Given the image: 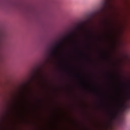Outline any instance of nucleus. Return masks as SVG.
Wrapping results in <instances>:
<instances>
[{
  "mask_svg": "<svg viewBox=\"0 0 130 130\" xmlns=\"http://www.w3.org/2000/svg\"><path fill=\"white\" fill-rule=\"evenodd\" d=\"M124 103H125V101H123V99H119L117 101L116 104L118 106H121L122 107H123V108H129V105L128 104H125L124 105Z\"/></svg>",
  "mask_w": 130,
  "mask_h": 130,
  "instance_id": "20e7f679",
  "label": "nucleus"
},
{
  "mask_svg": "<svg viewBox=\"0 0 130 130\" xmlns=\"http://www.w3.org/2000/svg\"><path fill=\"white\" fill-rule=\"evenodd\" d=\"M47 77V74L44 72L42 68H38L28 74L25 81L23 82H50L44 81Z\"/></svg>",
  "mask_w": 130,
  "mask_h": 130,
  "instance_id": "f257e3e1",
  "label": "nucleus"
},
{
  "mask_svg": "<svg viewBox=\"0 0 130 130\" xmlns=\"http://www.w3.org/2000/svg\"><path fill=\"white\" fill-rule=\"evenodd\" d=\"M107 57V56H106Z\"/></svg>",
  "mask_w": 130,
  "mask_h": 130,
  "instance_id": "ddd939ff",
  "label": "nucleus"
},
{
  "mask_svg": "<svg viewBox=\"0 0 130 130\" xmlns=\"http://www.w3.org/2000/svg\"><path fill=\"white\" fill-rule=\"evenodd\" d=\"M66 82H130V81H68Z\"/></svg>",
  "mask_w": 130,
  "mask_h": 130,
  "instance_id": "423d86ee",
  "label": "nucleus"
},
{
  "mask_svg": "<svg viewBox=\"0 0 130 130\" xmlns=\"http://www.w3.org/2000/svg\"><path fill=\"white\" fill-rule=\"evenodd\" d=\"M68 74L72 75V76H74V77H79L81 76V73H76L71 71H68Z\"/></svg>",
  "mask_w": 130,
  "mask_h": 130,
  "instance_id": "6e6552de",
  "label": "nucleus"
},
{
  "mask_svg": "<svg viewBox=\"0 0 130 130\" xmlns=\"http://www.w3.org/2000/svg\"><path fill=\"white\" fill-rule=\"evenodd\" d=\"M114 3L115 0H104L102 3L101 13H106L107 11H111L113 9Z\"/></svg>",
  "mask_w": 130,
  "mask_h": 130,
  "instance_id": "f03ea898",
  "label": "nucleus"
},
{
  "mask_svg": "<svg viewBox=\"0 0 130 130\" xmlns=\"http://www.w3.org/2000/svg\"><path fill=\"white\" fill-rule=\"evenodd\" d=\"M103 24H104L105 26H106L107 25V22L106 21H103Z\"/></svg>",
  "mask_w": 130,
  "mask_h": 130,
  "instance_id": "9b49d317",
  "label": "nucleus"
},
{
  "mask_svg": "<svg viewBox=\"0 0 130 130\" xmlns=\"http://www.w3.org/2000/svg\"><path fill=\"white\" fill-rule=\"evenodd\" d=\"M104 75L106 76V77H108L109 78H113V77H119V78H121L122 77V74L120 72H118L117 74H113L111 73L110 72L107 73H104Z\"/></svg>",
  "mask_w": 130,
  "mask_h": 130,
  "instance_id": "39448f33",
  "label": "nucleus"
},
{
  "mask_svg": "<svg viewBox=\"0 0 130 130\" xmlns=\"http://www.w3.org/2000/svg\"><path fill=\"white\" fill-rule=\"evenodd\" d=\"M73 34H71L70 35V37H73Z\"/></svg>",
  "mask_w": 130,
  "mask_h": 130,
  "instance_id": "f8f14e48",
  "label": "nucleus"
},
{
  "mask_svg": "<svg viewBox=\"0 0 130 130\" xmlns=\"http://www.w3.org/2000/svg\"><path fill=\"white\" fill-rule=\"evenodd\" d=\"M89 32L90 33H89V31H88L86 32L85 36L87 40H90V39H91V37H92V34H93V31L90 30Z\"/></svg>",
  "mask_w": 130,
  "mask_h": 130,
  "instance_id": "0eeeda50",
  "label": "nucleus"
},
{
  "mask_svg": "<svg viewBox=\"0 0 130 130\" xmlns=\"http://www.w3.org/2000/svg\"><path fill=\"white\" fill-rule=\"evenodd\" d=\"M112 116L113 117H114V118H115V117L117 116V112H114V111H113L112 113Z\"/></svg>",
  "mask_w": 130,
  "mask_h": 130,
  "instance_id": "1a4fd4ad",
  "label": "nucleus"
},
{
  "mask_svg": "<svg viewBox=\"0 0 130 130\" xmlns=\"http://www.w3.org/2000/svg\"><path fill=\"white\" fill-rule=\"evenodd\" d=\"M78 29H84V26L83 25H81L78 27Z\"/></svg>",
  "mask_w": 130,
  "mask_h": 130,
  "instance_id": "9d476101",
  "label": "nucleus"
},
{
  "mask_svg": "<svg viewBox=\"0 0 130 130\" xmlns=\"http://www.w3.org/2000/svg\"><path fill=\"white\" fill-rule=\"evenodd\" d=\"M63 44V42H59L56 45L55 47H54L53 50L51 51V56H53V55H56V53H58V48L60 47Z\"/></svg>",
  "mask_w": 130,
  "mask_h": 130,
  "instance_id": "7ed1b4c3",
  "label": "nucleus"
}]
</instances>
